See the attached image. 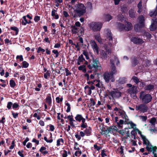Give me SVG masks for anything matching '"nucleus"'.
<instances>
[{"mask_svg":"<svg viewBox=\"0 0 157 157\" xmlns=\"http://www.w3.org/2000/svg\"><path fill=\"white\" fill-rule=\"evenodd\" d=\"M90 69L93 70L95 71H97L98 70H100L101 67L98 59H93V62L92 65H89L87 66Z\"/></svg>","mask_w":157,"mask_h":157,"instance_id":"obj_1","label":"nucleus"},{"mask_svg":"<svg viewBox=\"0 0 157 157\" xmlns=\"http://www.w3.org/2000/svg\"><path fill=\"white\" fill-rule=\"evenodd\" d=\"M140 98L143 102L147 103L151 101L152 97L150 94H146L144 91H142L140 93Z\"/></svg>","mask_w":157,"mask_h":157,"instance_id":"obj_2","label":"nucleus"},{"mask_svg":"<svg viewBox=\"0 0 157 157\" xmlns=\"http://www.w3.org/2000/svg\"><path fill=\"white\" fill-rule=\"evenodd\" d=\"M102 26V24L100 22H93L89 24L90 28L94 32L100 31Z\"/></svg>","mask_w":157,"mask_h":157,"instance_id":"obj_3","label":"nucleus"},{"mask_svg":"<svg viewBox=\"0 0 157 157\" xmlns=\"http://www.w3.org/2000/svg\"><path fill=\"white\" fill-rule=\"evenodd\" d=\"M117 26L121 31H129L132 29L131 24L129 22H126L125 25L120 23H117Z\"/></svg>","mask_w":157,"mask_h":157,"instance_id":"obj_4","label":"nucleus"},{"mask_svg":"<svg viewBox=\"0 0 157 157\" xmlns=\"http://www.w3.org/2000/svg\"><path fill=\"white\" fill-rule=\"evenodd\" d=\"M121 109L117 107L114 109V110L116 111V114L118 116H121L122 118L125 119V121L127 119L128 117L126 115L125 112L122 109V107H121Z\"/></svg>","mask_w":157,"mask_h":157,"instance_id":"obj_5","label":"nucleus"},{"mask_svg":"<svg viewBox=\"0 0 157 157\" xmlns=\"http://www.w3.org/2000/svg\"><path fill=\"white\" fill-rule=\"evenodd\" d=\"M138 23L135 26L134 29L136 32H138L141 27L144 26V19L143 16H140L138 18Z\"/></svg>","mask_w":157,"mask_h":157,"instance_id":"obj_6","label":"nucleus"},{"mask_svg":"<svg viewBox=\"0 0 157 157\" xmlns=\"http://www.w3.org/2000/svg\"><path fill=\"white\" fill-rule=\"evenodd\" d=\"M100 50V57L103 59H106L108 58V55L111 53V50L110 49L104 48Z\"/></svg>","mask_w":157,"mask_h":157,"instance_id":"obj_7","label":"nucleus"},{"mask_svg":"<svg viewBox=\"0 0 157 157\" xmlns=\"http://www.w3.org/2000/svg\"><path fill=\"white\" fill-rule=\"evenodd\" d=\"M75 119L76 121L79 122L82 121V123L81 124V127L84 128L87 127V124L85 123L86 120L82 117L81 115L79 114H77L75 117Z\"/></svg>","mask_w":157,"mask_h":157,"instance_id":"obj_8","label":"nucleus"},{"mask_svg":"<svg viewBox=\"0 0 157 157\" xmlns=\"http://www.w3.org/2000/svg\"><path fill=\"white\" fill-rule=\"evenodd\" d=\"M148 109L147 106L145 104L143 103L140 104L136 105V109L137 111H139L140 112L143 113L147 112Z\"/></svg>","mask_w":157,"mask_h":157,"instance_id":"obj_9","label":"nucleus"},{"mask_svg":"<svg viewBox=\"0 0 157 157\" xmlns=\"http://www.w3.org/2000/svg\"><path fill=\"white\" fill-rule=\"evenodd\" d=\"M76 12L80 15H83L86 12V8L83 4H78Z\"/></svg>","mask_w":157,"mask_h":157,"instance_id":"obj_10","label":"nucleus"},{"mask_svg":"<svg viewBox=\"0 0 157 157\" xmlns=\"http://www.w3.org/2000/svg\"><path fill=\"white\" fill-rule=\"evenodd\" d=\"M109 96H111L113 99L119 98L121 96V93L118 90H115L109 91Z\"/></svg>","mask_w":157,"mask_h":157,"instance_id":"obj_11","label":"nucleus"},{"mask_svg":"<svg viewBox=\"0 0 157 157\" xmlns=\"http://www.w3.org/2000/svg\"><path fill=\"white\" fill-rule=\"evenodd\" d=\"M103 78L106 82H109L110 80L112 82L115 81L114 77L108 72H105L103 75Z\"/></svg>","mask_w":157,"mask_h":157,"instance_id":"obj_12","label":"nucleus"},{"mask_svg":"<svg viewBox=\"0 0 157 157\" xmlns=\"http://www.w3.org/2000/svg\"><path fill=\"white\" fill-rule=\"evenodd\" d=\"M137 87L133 86L131 87L128 90V92L130 94L131 96L134 99L136 98V94L137 92Z\"/></svg>","mask_w":157,"mask_h":157,"instance_id":"obj_13","label":"nucleus"},{"mask_svg":"<svg viewBox=\"0 0 157 157\" xmlns=\"http://www.w3.org/2000/svg\"><path fill=\"white\" fill-rule=\"evenodd\" d=\"M131 40L134 44H142L144 42V41L142 39L137 37H132Z\"/></svg>","mask_w":157,"mask_h":157,"instance_id":"obj_14","label":"nucleus"},{"mask_svg":"<svg viewBox=\"0 0 157 157\" xmlns=\"http://www.w3.org/2000/svg\"><path fill=\"white\" fill-rule=\"evenodd\" d=\"M110 63L111 65L112 69L109 73L113 76L114 75L116 74L117 71L115 66L114 65V62L113 61V60L111 59L110 60Z\"/></svg>","mask_w":157,"mask_h":157,"instance_id":"obj_15","label":"nucleus"},{"mask_svg":"<svg viewBox=\"0 0 157 157\" xmlns=\"http://www.w3.org/2000/svg\"><path fill=\"white\" fill-rule=\"evenodd\" d=\"M91 46L92 47L94 51L96 52L97 54L98 53V48L95 41L93 40H91L90 41Z\"/></svg>","mask_w":157,"mask_h":157,"instance_id":"obj_16","label":"nucleus"},{"mask_svg":"<svg viewBox=\"0 0 157 157\" xmlns=\"http://www.w3.org/2000/svg\"><path fill=\"white\" fill-rule=\"evenodd\" d=\"M117 128L115 126H112L107 128V129L105 130V133L108 134L109 133H112L113 131H115L117 130Z\"/></svg>","mask_w":157,"mask_h":157,"instance_id":"obj_17","label":"nucleus"},{"mask_svg":"<svg viewBox=\"0 0 157 157\" xmlns=\"http://www.w3.org/2000/svg\"><path fill=\"white\" fill-rule=\"evenodd\" d=\"M104 32L106 34L107 39H108L109 41H112L113 38L110 31L108 29H106L105 30Z\"/></svg>","mask_w":157,"mask_h":157,"instance_id":"obj_18","label":"nucleus"},{"mask_svg":"<svg viewBox=\"0 0 157 157\" xmlns=\"http://www.w3.org/2000/svg\"><path fill=\"white\" fill-rule=\"evenodd\" d=\"M133 130L131 132V134L134 136V139L135 138L137 132H138L140 136L142 135L141 132L136 127L133 128Z\"/></svg>","mask_w":157,"mask_h":157,"instance_id":"obj_19","label":"nucleus"},{"mask_svg":"<svg viewBox=\"0 0 157 157\" xmlns=\"http://www.w3.org/2000/svg\"><path fill=\"white\" fill-rule=\"evenodd\" d=\"M95 39L97 40L100 44H102V40L100 34L99 33H97L94 35Z\"/></svg>","mask_w":157,"mask_h":157,"instance_id":"obj_20","label":"nucleus"},{"mask_svg":"<svg viewBox=\"0 0 157 157\" xmlns=\"http://www.w3.org/2000/svg\"><path fill=\"white\" fill-rule=\"evenodd\" d=\"M125 124L130 125V128H128V129L130 128H134L135 127H136V124L132 121H130L128 118L125 121Z\"/></svg>","mask_w":157,"mask_h":157,"instance_id":"obj_21","label":"nucleus"},{"mask_svg":"<svg viewBox=\"0 0 157 157\" xmlns=\"http://www.w3.org/2000/svg\"><path fill=\"white\" fill-rule=\"evenodd\" d=\"M85 61L84 58L83 57V54H81L78 57L77 63L78 65H80Z\"/></svg>","mask_w":157,"mask_h":157,"instance_id":"obj_22","label":"nucleus"},{"mask_svg":"<svg viewBox=\"0 0 157 157\" xmlns=\"http://www.w3.org/2000/svg\"><path fill=\"white\" fill-rule=\"evenodd\" d=\"M93 84L98 88H101L102 87V84L99 80H94L93 81Z\"/></svg>","mask_w":157,"mask_h":157,"instance_id":"obj_23","label":"nucleus"},{"mask_svg":"<svg viewBox=\"0 0 157 157\" xmlns=\"http://www.w3.org/2000/svg\"><path fill=\"white\" fill-rule=\"evenodd\" d=\"M146 145V149L148 151H155L156 147H152V146L150 143L148 144V145Z\"/></svg>","mask_w":157,"mask_h":157,"instance_id":"obj_24","label":"nucleus"},{"mask_svg":"<svg viewBox=\"0 0 157 157\" xmlns=\"http://www.w3.org/2000/svg\"><path fill=\"white\" fill-rule=\"evenodd\" d=\"M51 16L54 17L56 19H57L59 18V15L57 13V10L53 9L52 11Z\"/></svg>","mask_w":157,"mask_h":157,"instance_id":"obj_25","label":"nucleus"},{"mask_svg":"<svg viewBox=\"0 0 157 157\" xmlns=\"http://www.w3.org/2000/svg\"><path fill=\"white\" fill-rule=\"evenodd\" d=\"M92 129L90 127L87 128L84 130V132L86 135L90 136L91 134Z\"/></svg>","mask_w":157,"mask_h":157,"instance_id":"obj_26","label":"nucleus"},{"mask_svg":"<svg viewBox=\"0 0 157 157\" xmlns=\"http://www.w3.org/2000/svg\"><path fill=\"white\" fill-rule=\"evenodd\" d=\"M149 15L151 17H152L156 16L157 15V7L154 10L150 12Z\"/></svg>","mask_w":157,"mask_h":157,"instance_id":"obj_27","label":"nucleus"},{"mask_svg":"<svg viewBox=\"0 0 157 157\" xmlns=\"http://www.w3.org/2000/svg\"><path fill=\"white\" fill-rule=\"evenodd\" d=\"M152 20L153 21V22L151 24L150 29L151 31H154L156 29L157 25L154 23V22H155L156 21V19H155V21H154L153 19H152Z\"/></svg>","mask_w":157,"mask_h":157,"instance_id":"obj_28","label":"nucleus"},{"mask_svg":"<svg viewBox=\"0 0 157 157\" xmlns=\"http://www.w3.org/2000/svg\"><path fill=\"white\" fill-rule=\"evenodd\" d=\"M141 136L143 140V144L147 145H148V144H150V143L149 140L146 138L145 136L142 134Z\"/></svg>","mask_w":157,"mask_h":157,"instance_id":"obj_29","label":"nucleus"},{"mask_svg":"<svg viewBox=\"0 0 157 157\" xmlns=\"http://www.w3.org/2000/svg\"><path fill=\"white\" fill-rule=\"evenodd\" d=\"M46 102L49 105L51 104L52 102V98L50 94H48L47 95V97L46 98Z\"/></svg>","mask_w":157,"mask_h":157,"instance_id":"obj_30","label":"nucleus"},{"mask_svg":"<svg viewBox=\"0 0 157 157\" xmlns=\"http://www.w3.org/2000/svg\"><path fill=\"white\" fill-rule=\"evenodd\" d=\"M71 27V31L73 34H76L79 31V29L75 26H72Z\"/></svg>","mask_w":157,"mask_h":157,"instance_id":"obj_31","label":"nucleus"},{"mask_svg":"<svg viewBox=\"0 0 157 157\" xmlns=\"http://www.w3.org/2000/svg\"><path fill=\"white\" fill-rule=\"evenodd\" d=\"M103 19L105 21H109L112 19V17L109 14L105 15L104 16Z\"/></svg>","mask_w":157,"mask_h":157,"instance_id":"obj_32","label":"nucleus"},{"mask_svg":"<svg viewBox=\"0 0 157 157\" xmlns=\"http://www.w3.org/2000/svg\"><path fill=\"white\" fill-rule=\"evenodd\" d=\"M64 143V140L62 138L58 139L57 141L56 145L59 146L60 145H63Z\"/></svg>","mask_w":157,"mask_h":157,"instance_id":"obj_33","label":"nucleus"},{"mask_svg":"<svg viewBox=\"0 0 157 157\" xmlns=\"http://www.w3.org/2000/svg\"><path fill=\"white\" fill-rule=\"evenodd\" d=\"M154 88V86L152 85H149L146 86L144 89L146 90H150L153 89Z\"/></svg>","mask_w":157,"mask_h":157,"instance_id":"obj_34","label":"nucleus"},{"mask_svg":"<svg viewBox=\"0 0 157 157\" xmlns=\"http://www.w3.org/2000/svg\"><path fill=\"white\" fill-rule=\"evenodd\" d=\"M78 69L79 70L82 71L84 73H86V66L84 65L79 66L78 67Z\"/></svg>","mask_w":157,"mask_h":157,"instance_id":"obj_35","label":"nucleus"},{"mask_svg":"<svg viewBox=\"0 0 157 157\" xmlns=\"http://www.w3.org/2000/svg\"><path fill=\"white\" fill-rule=\"evenodd\" d=\"M136 12L134 10L131 9L130 10L129 12V15L130 17H135Z\"/></svg>","mask_w":157,"mask_h":157,"instance_id":"obj_36","label":"nucleus"},{"mask_svg":"<svg viewBox=\"0 0 157 157\" xmlns=\"http://www.w3.org/2000/svg\"><path fill=\"white\" fill-rule=\"evenodd\" d=\"M124 121L122 120H120L117 123L118 126L120 128H122V125L124 124Z\"/></svg>","mask_w":157,"mask_h":157,"instance_id":"obj_37","label":"nucleus"},{"mask_svg":"<svg viewBox=\"0 0 157 157\" xmlns=\"http://www.w3.org/2000/svg\"><path fill=\"white\" fill-rule=\"evenodd\" d=\"M128 128H125V136H124V138L125 139H127L128 137H129V136L130 134L129 132V131L128 130Z\"/></svg>","mask_w":157,"mask_h":157,"instance_id":"obj_38","label":"nucleus"},{"mask_svg":"<svg viewBox=\"0 0 157 157\" xmlns=\"http://www.w3.org/2000/svg\"><path fill=\"white\" fill-rule=\"evenodd\" d=\"M126 80L125 78H121L118 80V82L121 84H124L126 82Z\"/></svg>","mask_w":157,"mask_h":157,"instance_id":"obj_39","label":"nucleus"},{"mask_svg":"<svg viewBox=\"0 0 157 157\" xmlns=\"http://www.w3.org/2000/svg\"><path fill=\"white\" fill-rule=\"evenodd\" d=\"M86 6L88 10H92V4L90 2H88L86 4Z\"/></svg>","mask_w":157,"mask_h":157,"instance_id":"obj_40","label":"nucleus"},{"mask_svg":"<svg viewBox=\"0 0 157 157\" xmlns=\"http://www.w3.org/2000/svg\"><path fill=\"white\" fill-rule=\"evenodd\" d=\"M144 37L145 36L147 37V39H150L151 38V34L147 32H145L143 35Z\"/></svg>","mask_w":157,"mask_h":157,"instance_id":"obj_41","label":"nucleus"},{"mask_svg":"<svg viewBox=\"0 0 157 157\" xmlns=\"http://www.w3.org/2000/svg\"><path fill=\"white\" fill-rule=\"evenodd\" d=\"M70 153L69 151L67 152L66 150H64L62 151V156L63 157H67L68 155V153L69 154Z\"/></svg>","mask_w":157,"mask_h":157,"instance_id":"obj_42","label":"nucleus"},{"mask_svg":"<svg viewBox=\"0 0 157 157\" xmlns=\"http://www.w3.org/2000/svg\"><path fill=\"white\" fill-rule=\"evenodd\" d=\"M132 79L136 84H137L140 82L139 79L136 77L133 76L132 77Z\"/></svg>","mask_w":157,"mask_h":157,"instance_id":"obj_43","label":"nucleus"},{"mask_svg":"<svg viewBox=\"0 0 157 157\" xmlns=\"http://www.w3.org/2000/svg\"><path fill=\"white\" fill-rule=\"evenodd\" d=\"M82 54L85 56L86 58L87 59H89L88 53L86 51H84L83 52Z\"/></svg>","mask_w":157,"mask_h":157,"instance_id":"obj_44","label":"nucleus"},{"mask_svg":"<svg viewBox=\"0 0 157 157\" xmlns=\"http://www.w3.org/2000/svg\"><path fill=\"white\" fill-rule=\"evenodd\" d=\"M156 121V119L155 118H152L150 121V123L151 124V125L153 126H154L155 123Z\"/></svg>","mask_w":157,"mask_h":157,"instance_id":"obj_45","label":"nucleus"},{"mask_svg":"<svg viewBox=\"0 0 157 157\" xmlns=\"http://www.w3.org/2000/svg\"><path fill=\"white\" fill-rule=\"evenodd\" d=\"M82 154V151L80 150L76 151L75 153V155L77 157H79Z\"/></svg>","mask_w":157,"mask_h":157,"instance_id":"obj_46","label":"nucleus"},{"mask_svg":"<svg viewBox=\"0 0 157 157\" xmlns=\"http://www.w3.org/2000/svg\"><path fill=\"white\" fill-rule=\"evenodd\" d=\"M11 29L14 30L16 32L15 34L16 35H17L18 32V29L16 27H12L10 28Z\"/></svg>","mask_w":157,"mask_h":157,"instance_id":"obj_47","label":"nucleus"},{"mask_svg":"<svg viewBox=\"0 0 157 157\" xmlns=\"http://www.w3.org/2000/svg\"><path fill=\"white\" fill-rule=\"evenodd\" d=\"M66 105L67 106L66 112L67 113L70 112L71 111V106L70 104L68 103H66Z\"/></svg>","mask_w":157,"mask_h":157,"instance_id":"obj_48","label":"nucleus"},{"mask_svg":"<svg viewBox=\"0 0 157 157\" xmlns=\"http://www.w3.org/2000/svg\"><path fill=\"white\" fill-rule=\"evenodd\" d=\"M23 20H25V23L24 22V25H25L27 24H29V23L30 22V20H28V21L26 19V16H24L23 17Z\"/></svg>","mask_w":157,"mask_h":157,"instance_id":"obj_49","label":"nucleus"},{"mask_svg":"<svg viewBox=\"0 0 157 157\" xmlns=\"http://www.w3.org/2000/svg\"><path fill=\"white\" fill-rule=\"evenodd\" d=\"M50 73L48 71L46 73L44 74V77L46 79H47L50 77Z\"/></svg>","mask_w":157,"mask_h":157,"instance_id":"obj_50","label":"nucleus"},{"mask_svg":"<svg viewBox=\"0 0 157 157\" xmlns=\"http://www.w3.org/2000/svg\"><path fill=\"white\" fill-rule=\"evenodd\" d=\"M10 85L11 87H13L15 86L16 83L13 80H11L10 81Z\"/></svg>","mask_w":157,"mask_h":157,"instance_id":"obj_51","label":"nucleus"},{"mask_svg":"<svg viewBox=\"0 0 157 157\" xmlns=\"http://www.w3.org/2000/svg\"><path fill=\"white\" fill-rule=\"evenodd\" d=\"M0 74L1 76H3L4 74V71L2 66L0 64Z\"/></svg>","mask_w":157,"mask_h":157,"instance_id":"obj_52","label":"nucleus"},{"mask_svg":"<svg viewBox=\"0 0 157 157\" xmlns=\"http://www.w3.org/2000/svg\"><path fill=\"white\" fill-rule=\"evenodd\" d=\"M22 67L24 68H26L28 67L29 66V63L25 61H23L22 62Z\"/></svg>","mask_w":157,"mask_h":157,"instance_id":"obj_53","label":"nucleus"},{"mask_svg":"<svg viewBox=\"0 0 157 157\" xmlns=\"http://www.w3.org/2000/svg\"><path fill=\"white\" fill-rule=\"evenodd\" d=\"M94 148L96 149L98 151L101 148V146H99L97 144H94Z\"/></svg>","mask_w":157,"mask_h":157,"instance_id":"obj_54","label":"nucleus"},{"mask_svg":"<svg viewBox=\"0 0 157 157\" xmlns=\"http://www.w3.org/2000/svg\"><path fill=\"white\" fill-rule=\"evenodd\" d=\"M138 7L139 8V10L138 11V12H140V10L141 9L142 7V2L141 1H140L138 4Z\"/></svg>","mask_w":157,"mask_h":157,"instance_id":"obj_55","label":"nucleus"},{"mask_svg":"<svg viewBox=\"0 0 157 157\" xmlns=\"http://www.w3.org/2000/svg\"><path fill=\"white\" fill-rule=\"evenodd\" d=\"M90 101L91 106H94L95 105V102L93 98L90 99Z\"/></svg>","mask_w":157,"mask_h":157,"instance_id":"obj_56","label":"nucleus"},{"mask_svg":"<svg viewBox=\"0 0 157 157\" xmlns=\"http://www.w3.org/2000/svg\"><path fill=\"white\" fill-rule=\"evenodd\" d=\"M52 52L53 53L56 55L55 56L56 57H57L59 56V54L57 50H52Z\"/></svg>","mask_w":157,"mask_h":157,"instance_id":"obj_57","label":"nucleus"},{"mask_svg":"<svg viewBox=\"0 0 157 157\" xmlns=\"http://www.w3.org/2000/svg\"><path fill=\"white\" fill-rule=\"evenodd\" d=\"M45 50L44 49L42 48L41 47H39L37 49V52L39 53L40 52H44Z\"/></svg>","mask_w":157,"mask_h":157,"instance_id":"obj_58","label":"nucleus"},{"mask_svg":"<svg viewBox=\"0 0 157 157\" xmlns=\"http://www.w3.org/2000/svg\"><path fill=\"white\" fill-rule=\"evenodd\" d=\"M13 105V103L11 102H9L8 103L7 107L8 109H10L12 106Z\"/></svg>","mask_w":157,"mask_h":157,"instance_id":"obj_59","label":"nucleus"},{"mask_svg":"<svg viewBox=\"0 0 157 157\" xmlns=\"http://www.w3.org/2000/svg\"><path fill=\"white\" fill-rule=\"evenodd\" d=\"M118 151L120 154L122 155H123V147H121L119 150Z\"/></svg>","mask_w":157,"mask_h":157,"instance_id":"obj_60","label":"nucleus"},{"mask_svg":"<svg viewBox=\"0 0 157 157\" xmlns=\"http://www.w3.org/2000/svg\"><path fill=\"white\" fill-rule=\"evenodd\" d=\"M105 152V151L104 150L101 151V155L102 157H105L107 156Z\"/></svg>","mask_w":157,"mask_h":157,"instance_id":"obj_61","label":"nucleus"},{"mask_svg":"<svg viewBox=\"0 0 157 157\" xmlns=\"http://www.w3.org/2000/svg\"><path fill=\"white\" fill-rule=\"evenodd\" d=\"M63 99V98H59V97H57L56 98V101L58 103H59L60 102L62 101Z\"/></svg>","mask_w":157,"mask_h":157,"instance_id":"obj_62","label":"nucleus"},{"mask_svg":"<svg viewBox=\"0 0 157 157\" xmlns=\"http://www.w3.org/2000/svg\"><path fill=\"white\" fill-rule=\"evenodd\" d=\"M118 132L120 134L122 135H125V128L124 130H120L118 131Z\"/></svg>","mask_w":157,"mask_h":157,"instance_id":"obj_63","label":"nucleus"},{"mask_svg":"<svg viewBox=\"0 0 157 157\" xmlns=\"http://www.w3.org/2000/svg\"><path fill=\"white\" fill-rule=\"evenodd\" d=\"M67 118L69 119L70 121H74L72 115L68 116H67Z\"/></svg>","mask_w":157,"mask_h":157,"instance_id":"obj_64","label":"nucleus"}]
</instances>
